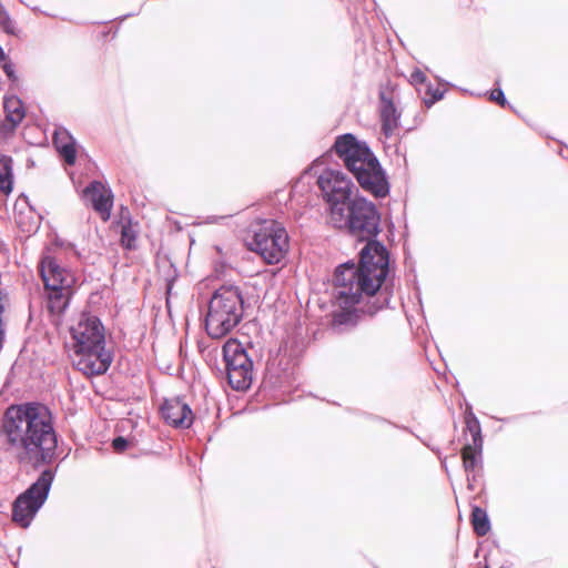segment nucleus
Masks as SVG:
<instances>
[{
  "label": "nucleus",
  "instance_id": "obj_1",
  "mask_svg": "<svg viewBox=\"0 0 568 568\" xmlns=\"http://www.w3.org/2000/svg\"><path fill=\"white\" fill-rule=\"evenodd\" d=\"M329 222L367 242L361 250L358 264L354 261L341 264L333 277V300L341 308L334 314V323L353 324L357 313L373 316L388 306L392 296L388 288L383 287L388 274V252L373 240L379 232L381 216L374 203L356 197L343 209H335Z\"/></svg>",
  "mask_w": 568,
  "mask_h": 568
},
{
  "label": "nucleus",
  "instance_id": "obj_2",
  "mask_svg": "<svg viewBox=\"0 0 568 568\" xmlns=\"http://www.w3.org/2000/svg\"><path fill=\"white\" fill-rule=\"evenodd\" d=\"M7 450L20 463L50 464L57 455L58 439L50 409L39 403L7 408L0 429Z\"/></svg>",
  "mask_w": 568,
  "mask_h": 568
},
{
  "label": "nucleus",
  "instance_id": "obj_3",
  "mask_svg": "<svg viewBox=\"0 0 568 568\" xmlns=\"http://www.w3.org/2000/svg\"><path fill=\"white\" fill-rule=\"evenodd\" d=\"M333 149L364 191L375 197H385L389 193L386 174L365 142L346 133L336 138Z\"/></svg>",
  "mask_w": 568,
  "mask_h": 568
},
{
  "label": "nucleus",
  "instance_id": "obj_4",
  "mask_svg": "<svg viewBox=\"0 0 568 568\" xmlns=\"http://www.w3.org/2000/svg\"><path fill=\"white\" fill-rule=\"evenodd\" d=\"M243 296L235 285H222L209 301L205 329L212 338L226 336L243 317Z\"/></svg>",
  "mask_w": 568,
  "mask_h": 568
},
{
  "label": "nucleus",
  "instance_id": "obj_5",
  "mask_svg": "<svg viewBox=\"0 0 568 568\" xmlns=\"http://www.w3.org/2000/svg\"><path fill=\"white\" fill-rule=\"evenodd\" d=\"M39 272L44 285L43 297L47 310L52 315H61L72 296L74 276L51 255L42 256Z\"/></svg>",
  "mask_w": 568,
  "mask_h": 568
},
{
  "label": "nucleus",
  "instance_id": "obj_6",
  "mask_svg": "<svg viewBox=\"0 0 568 568\" xmlns=\"http://www.w3.org/2000/svg\"><path fill=\"white\" fill-rule=\"evenodd\" d=\"M54 474L43 470L36 483L22 493L13 503L12 520L22 528L30 526L32 519L48 498Z\"/></svg>",
  "mask_w": 568,
  "mask_h": 568
},
{
  "label": "nucleus",
  "instance_id": "obj_7",
  "mask_svg": "<svg viewBox=\"0 0 568 568\" xmlns=\"http://www.w3.org/2000/svg\"><path fill=\"white\" fill-rule=\"evenodd\" d=\"M252 245L266 263L275 264L288 251V235L281 223L268 221L254 234Z\"/></svg>",
  "mask_w": 568,
  "mask_h": 568
},
{
  "label": "nucleus",
  "instance_id": "obj_8",
  "mask_svg": "<svg viewBox=\"0 0 568 568\" xmlns=\"http://www.w3.org/2000/svg\"><path fill=\"white\" fill-rule=\"evenodd\" d=\"M223 358L230 386L236 390L247 389L253 379V363L243 345L235 339L227 341Z\"/></svg>",
  "mask_w": 568,
  "mask_h": 568
},
{
  "label": "nucleus",
  "instance_id": "obj_9",
  "mask_svg": "<svg viewBox=\"0 0 568 568\" xmlns=\"http://www.w3.org/2000/svg\"><path fill=\"white\" fill-rule=\"evenodd\" d=\"M324 199L329 204V219L335 209H343L352 200L353 183L347 176L336 170H325L317 179Z\"/></svg>",
  "mask_w": 568,
  "mask_h": 568
},
{
  "label": "nucleus",
  "instance_id": "obj_10",
  "mask_svg": "<svg viewBox=\"0 0 568 568\" xmlns=\"http://www.w3.org/2000/svg\"><path fill=\"white\" fill-rule=\"evenodd\" d=\"M72 352L99 347L105 344L104 327L101 321L93 315L82 313L70 327Z\"/></svg>",
  "mask_w": 568,
  "mask_h": 568
},
{
  "label": "nucleus",
  "instance_id": "obj_11",
  "mask_svg": "<svg viewBox=\"0 0 568 568\" xmlns=\"http://www.w3.org/2000/svg\"><path fill=\"white\" fill-rule=\"evenodd\" d=\"M112 354L105 349V344L99 347H89L73 352V366L85 376H98L104 374L111 363Z\"/></svg>",
  "mask_w": 568,
  "mask_h": 568
},
{
  "label": "nucleus",
  "instance_id": "obj_12",
  "mask_svg": "<svg viewBox=\"0 0 568 568\" xmlns=\"http://www.w3.org/2000/svg\"><path fill=\"white\" fill-rule=\"evenodd\" d=\"M467 429L471 434L473 444H467L462 450L463 465L467 473L468 488L474 490L473 481L476 480V468L481 464L483 438L480 425L477 418L470 414L466 419Z\"/></svg>",
  "mask_w": 568,
  "mask_h": 568
},
{
  "label": "nucleus",
  "instance_id": "obj_13",
  "mask_svg": "<svg viewBox=\"0 0 568 568\" xmlns=\"http://www.w3.org/2000/svg\"><path fill=\"white\" fill-rule=\"evenodd\" d=\"M161 414L164 420L175 428H189L194 419L192 409L180 397L165 399L161 406Z\"/></svg>",
  "mask_w": 568,
  "mask_h": 568
},
{
  "label": "nucleus",
  "instance_id": "obj_14",
  "mask_svg": "<svg viewBox=\"0 0 568 568\" xmlns=\"http://www.w3.org/2000/svg\"><path fill=\"white\" fill-rule=\"evenodd\" d=\"M84 196L89 200L103 221L110 219L112 209V194L101 182H91L83 191Z\"/></svg>",
  "mask_w": 568,
  "mask_h": 568
},
{
  "label": "nucleus",
  "instance_id": "obj_15",
  "mask_svg": "<svg viewBox=\"0 0 568 568\" xmlns=\"http://www.w3.org/2000/svg\"><path fill=\"white\" fill-rule=\"evenodd\" d=\"M6 118L1 124V130L4 134L14 132L16 128L22 122L26 116L23 102L16 95L7 97L3 102Z\"/></svg>",
  "mask_w": 568,
  "mask_h": 568
},
{
  "label": "nucleus",
  "instance_id": "obj_16",
  "mask_svg": "<svg viewBox=\"0 0 568 568\" xmlns=\"http://www.w3.org/2000/svg\"><path fill=\"white\" fill-rule=\"evenodd\" d=\"M53 144L65 163L73 165L77 159V142L64 128H58L53 134Z\"/></svg>",
  "mask_w": 568,
  "mask_h": 568
},
{
  "label": "nucleus",
  "instance_id": "obj_17",
  "mask_svg": "<svg viewBox=\"0 0 568 568\" xmlns=\"http://www.w3.org/2000/svg\"><path fill=\"white\" fill-rule=\"evenodd\" d=\"M381 120L383 133L389 138L398 128L399 114L393 102L386 100L384 95H382Z\"/></svg>",
  "mask_w": 568,
  "mask_h": 568
},
{
  "label": "nucleus",
  "instance_id": "obj_18",
  "mask_svg": "<svg viewBox=\"0 0 568 568\" xmlns=\"http://www.w3.org/2000/svg\"><path fill=\"white\" fill-rule=\"evenodd\" d=\"M13 174H12V159L10 156H0V190L4 194L12 191Z\"/></svg>",
  "mask_w": 568,
  "mask_h": 568
},
{
  "label": "nucleus",
  "instance_id": "obj_19",
  "mask_svg": "<svg viewBox=\"0 0 568 568\" xmlns=\"http://www.w3.org/2000/svg\"><path fill=\"white\" fill-rule=\"evenodd\" d=\"M471 524L474 531L478 536H486L490 530V521L486 510L478 506H474L471 509Z\"/></svg>",
  "mask_w": 568,
  "mask_h": 568
},
{
  "label": "nucleus",
  "instance_id": "obj_20",
  "mask_svg": "<svg viewBox=\"0 0 568 568\" xmlns=\"http://www.w3.org/2000/svg\"><path fill=\"white\" fill-rule=\"evenodd\" d=\"M0 26L8 34H17L16 22L3 8L0 9Z\"/></svg>",
  "mask_w": 568,
  "mask_h": 568
},
{
  "label": "nucleus",
  "instance_id": "obj_21",
  "mask_svg": "<svg viewBox=\"0 0 568 568\" xmlns=\"http://www.w3.org/2000/svg\"><path fill=\"white\" fill-rule=\"evenodd\" d=\"M427 93L430 94L429 99H425V104L427 106H430L435 102L439 101L444 95L439 89H432L430 87L428 88Z\"/></svg>",
  "mask_w": 568,
  "mask_h": 568
},
{
  "label": "nucleus",
  "instance_id": "obj_22",
  "mask_svg": "<svg viewBox=\"0 0 568 568\" xmlns=\"http://www.w3.org/2000/svg\"><path fill=\"white\" fill-rule=\"evenodd\" d=\"M129 445V442L124 438V437H116L113 439L112 442V447L114 448L115 452H123Z\"/></svg>",
  "mask_w": 568,
  "mask_h": 568
},
{
  "label": "nucleus",
  "instance_id": "obj_23",
  "mask_svg": "<svg viewBox=\"0 0 568 568\" xmlns=\"http://www.w3.org/2000/svg\"><path fill=\"white\" fill-rule=\"evenodd\" d=\"M2 69L6 73V75L11 80V81H17L18 80V77L16 74V71H14V65L11 63V62H4L2 64Z\"/></svg>",
  "mask_w": 568,
  "mask_h": 568
},
{
  "label": "nucleus",
  "instance_id": "obj_24",
  "mask_svg": "<svg viewBox=\"0 0 568 568\" xmlns=\"http://www.w3.org/2000/svg\"><path fill=\"white\" fill-rule=\"evenodd\" d=\"M490 99L493 101H496L501 106H505V104L507 103L504 92L500 89L491 91Z\"/></svg>",
  "mask_w": 568,
  "mask_h": 568
},
{
  "label": "nucleus",
  "instance_id": "obj_25",
  "mask_svg": "<svg viewBox=\"0 0 568 568\" xmlns=\"http://www.w3.org/2000/svg\"><path fill=\"white\" fill-rule=\"evenodd\" d=\"M426 81V75L420 70H415L410 74V83L413 84H420Z\"/></svg>",
  "mask_w": 568,
  "mask_h": 568
},
{
  "label": "nucleus",
  "instance_id": "obj_26",
  "mask_svg": "<svg viewBox=\"0 0 568 568\" xmlns=\"http://www.w3.org/2000/svg\"><path fill=\"white\" fill-rule=\"evenodd\" d=\"M134 240V236L130 235V231L126 227L122 230V242L126 244L128 247H131V241Z\"/></svg>",
  "mask_w": 568,
  "mask_h": 568
},
{
  "label": "nucleus",
  "instance_id": "obj_27",
  "mask_svg": "<svg viewBox=\"0 0 568 568\" xmlns=\"http://www.w3.org/2000/svg\"><path fill=\"white\" fill-rule=\"evenodd\" d=\"M6 60H7V55H6L4 51H3V49L0 47V63L1 62H7Z\"/></svg>",
  "mask_w": 568,
  "mask_h": 568
},
{
  "label": "nucleus",
  "instance_id": "obj_28",
  "mask_svg": "<svg viewBox=\"0 0 568 568\" xmlns=\"http://www.w3.org/2000/svg\"><path fill=\"white\" fill-rule=\"evenodd\" d=\"M485 568H489V566H488V565H486V566H485Z\"/></svg>",
  "mask_w": 568,
  "mask_h": 568
}]
</instances>
